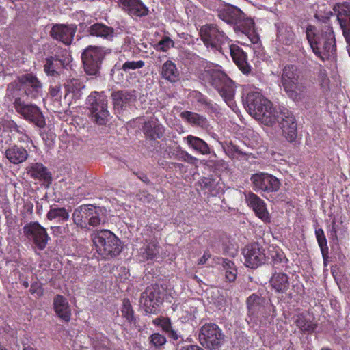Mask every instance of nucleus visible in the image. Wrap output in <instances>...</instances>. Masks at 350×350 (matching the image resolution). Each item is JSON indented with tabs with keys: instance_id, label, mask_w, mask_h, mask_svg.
Returning <instances> with one entry per match:
<instances>
[{
	"instance_id": "nucleus-1",
	"label": "nucleus",
	"mask_w": 350,
	"mask_h": 350,
	"mask_svg": "<svg viewBox=\"0 0 350 350\" xmlns=\"http://www.w3.org/2000/svg\"><path fill=\"white\" fill-rule=\"evenodd\" d=\"M246 103L251 116L267 126H272L278 121L284 137L291 143L295 142L297 137V125L291 111L285 109L280 111L279 116H276L271 102L260 93L256 92L247 94Z\"/></svg>"
},
{
	"instance_id": "nucleus-2",
	"label": "nucleus",
	"mask_w": 350,
	"mask_h": 350,
	"mask_svg": "<svg viewBox=\"0 0 350 350\" xmlns=\"http://www.w3.org/2000/svg\"><path fill=\"white\" fill-rule=\"evenodd\" d=\"M189 59L198 66L197 72L199 78L217 90L225 102L230 105L235 93L234 81L220 69V66L194 53L189 54Z\"/></svg>"
},
{
	"instance_id": "nucleus-3",
	"label": "nucleus",
	"mask_w": 350,
	"mask_h": 350,
	"mask_svg": "<svg viewBox=\"0 0 350 350\" xmlns=\"http://www.w3.org/2000/svg\"><path fill=\"white\" fill-rule=\"evenodd\" d=\"M306 33L313 53L322 61L329 59L335 55V35L329 23H325L319 31H317L314 26L308 25Z\"/></svg>"
},
{
	"instance_id": "nucleus-4",
	"label": "nucleus",
	"mask_w": 350,
	"mask_h": 350,
	"mask_svg": "<svg viewBox=\"0 0 350 350\" xmlns=\"http://www.w3.org/2000/svg\"><path fill=\"white\" fill-rule=\"evenodd\" d=\"M199 33L204 46L214 53L224 55V47L231 42L226 33L215 23L202 25Z\"/></svg>"
},
{
	"instance_id": "nucleus-5",
	"label": "nucleus",
	"mask_w": 350,
	"mask_h": 350,
	"mask_svg": "<svg viewBox=\"0 0 350 350\" xmlns=\"http://www.w3.org/2000/svg\"><path fill=\"white\" fill-rule=\"evenodd\" d=\"M218 17L225 23L233 25L235 31L249 36L254 27V21L246 17L244 12L238 7L228 4L218 10Z\"/></svg>"
},
{
	"instance_id": "nucleus-6",
	"label": "nucleus",
	"mask_w": 350,
	"mask_h": 350,
	"mask_svg": "<svg viewBox=\"0 0 350 350\" xmlns=\"http://www.w3.org/2000/svg\"><path fill=\"white\" fill-rule=\"evenodd\" d=\"M280 82L284 91L292 99H296L306 88L301 72L294 64H286L283 67Z\"/></svg>"
},
{
	"instance_id": "nucleus-7",
	"label": "nucleus",
	"mask_w": 350,
	"mask_h": 350,
	"mask_svg": "<svg viewBox=\"0 0 350 350\" xmlns=\"http://www.w3.org/2000/svg\"><path fill=\"white\" fill-rule=\"evenodd\" d=\"M96 250L103 258L116 256L121 252L120 240L109 230H100L91 234Z\"/></svg>"
},
{
	"instance_id": "nucleus-8",
	"label": "nucleus",
	"mask_w": 350,
	"mask_h": 350,
	"mask_svg": "<svg viewBox=\"0 0 350 350\" xmlns=\"http://www.w3.org/2000/svg\"><path fill=\"white\" fill-rule=\"evenodd\" d=\"M101 208L92 204H83L75 209L72 219L75 224L81 228L95 227L101 223Z\"/></svg>"
},
{
	"instance_id": "nucleus-9",
	"label": "nucleus",
	"mask_w": 350,
	"mask_h": 350,
	"mask_svg": "<svg viewBox=\"0 0 350 350\" xmlns=\"http://www.w3.org/2000/svg\"><path fill=\"white\" fill-rule=\"evenodd\" d=\"M105 55L106 51L103 47L88 46L81 53V60L85 73L88 75L98 74Z\"/></svg>"
},
{
	"instance_id": "nucleus-10",
	"label": "nucleus",
	"mask_w": 350,
	"mask_h": 350,
	"mask_svg": "<svg viewBox=\"0 0 350 350\" xmlns=\"http://www.w3.org/2000/svg\"><path fill=\"white\" fill-rule=\"evenodd\" d=\"M92 119L98 125H105L109 120L107 96L98 92H92L88 97Z\"/></svg>"
},
{
	"instance_id": "nucleus-11",
	"label": "nucleus",
	"mask_w": 350,
	"mask_h": 350,
	"mask_svg": "<svg viewBox=\"0 0 350 350\" xmlns=\"http://www.w3.org/2000/svg\"><path fill=\"white\" fill-rule=\"evenodd\" d=\"M13 105L16 111L25 120L41 129L45 126V118L40 108L36 105L27 104L20 97L14 99Z\"/></svg>"
},
{
	"instance_id": "nucleus-12",
	"label": "nucleus",
	"mask_w": 350,
	"mask_h": 350,
	"mask_svg": "<svg viewBox=\"0 0 350 350\" xmlns=\"http://www.w3.org/2000/svg\"><path fill=\"white\" fill-rule=\"evenodd\" d=\"M246 305L250 321L267 318L271 309L275 308L270 301L256 293H253L247 298Z\"/></svg>"
},
{
	"instance_id": "nucleus-13",
	"label": "nucleus",
	"mask_w": 350,
	"mask_h": 350,
	"mask_svg": "<svg viewBox=\"0 0 350 350\" xmlns=\"http://www.w3.org/2000/svg\"><path fill=\"white\" fill-rule=\"evenodd\" d=\"M199 340L201 345L206 349H217L224 341V335L219 327L212 323L204 324L200 329Z\"/></svg>"
},
{
	"instance_id": "nucleus-14",
	"label": "nucleus",
	"mask_w": 350,
	"mask_h": 350,
	"mask_svg": "<svg viewBox=\"0 0 350 350\" xmlns=\"http://www.w3.org/2000/svg\"><path fill=\"white\" fill-rule=\"evenodd\" d=\"M18 88L29 99L36 100L42 96L43 85L33 73L23 74L17 77Z\"/></svg>"
},
{
	"instance_id": "nucleus-15",
	"label": "nucleus",
	"mask_w": 350,
	"mask_h": 350,
	"mask_svg": "<svg viewBox=\"0 0 350 350\" xmlns=\"http://www.w3.org/2000/svg\"><path fill=\"white\" fill-rule=\"evenodd\" d=\"M253 189L256 192H276L280 187V181L273 175L265 172H258L250 178Z\"/></svg>"
},
{
	"instance_id": "nucleus-16",
	"label": "nucleus",
	"mask_w": 350,
	"mask_h": 350,
	"mask_svg": "<svg viewBox=\"0 0 350 350\" xmlns=\"http://www.w3.org/2000/svg\"><path fill=\"white\" fill-rule=\"evenodd\" d=\"M161 292L158 285H151L142 293L139 303L144 311L148 314H156L157 308L162 304Z\"/></svg>"
},
{
	"instance_id": "nucleus-17",
	"label": "nucleus",
	"mask_w": 350,
	"mask_h": 350,
	"mask_svg": "<svg viewBox=\"0 0 350 350\" xmlns=\"http://www.w3.org/2000/svg\"><path fill=\"white\" fill-rule=\"evenodd\" d=\"M23 232L26 237L40 250H43L46 247L50 239L46 228L37 221L26 224L23 227Z\"/></svg>"
},
{
	"instance_id": "nucleus-18",
	"label": "nucleus",
	"mask_w": 350,
	"mask_h": 350,
	"mask_svg": "<svg viewBox=\"0 0 350 350\" xmlns=\"http://www.w3.org/2000/svg\"><path fill=\"white\" fill-rule=\"evenodd\" d=\"M246 267L255 269L266 261L265 250L258 243L246 245L242 252Z\"/></svg>"
},
{
	"instance_id": "nucleus-19",
	"label": "nucleus",
	"mask_w": 350,
	"mask_h": 350,
	"mask_svg": "<svg viewBox=\"0 0 350 350\" xmlns=\"http://www.w3.org/2000/svg\"><path fill=\"white\" fill-rule=\"evenodd\" d=\"M60 53L56 52L52 55L48 56L44 60V71L49 77H59L60 70L63 69L67 64L66 55L67 51L59 49Z\"/></svg>"
},
{
	"instance_id": "nucleus-20",
	"label": "nucleus",
	"mask_w": 350,
	"mask_h": 350,
	"mask_svg": "<svg viewBox=\"0 0 350 350\" xmlns=\"http://www.w3.org/2000/svg\"><path fill=\"white\" fill-rule=\"evenodd\" d=\"M333 12L336 16L347 44L350 46V3H336L333 8Z\"/></svg>"
},
{
	"instance_id": "nucleus-21",
	"label": "nucleus",
	"mask_w": 350,
	"mask_h": 350,
	"mask_svg": "<svg viewBox=\"0 0 350 350\" xmlns=\"http://www.w3.org/2000/svg\"><path fill=\"white\" fill-rule=\"evenodd\" d=\"M114 109L124 111L131 109L137 101V95L135 90H118L111 94Z\"/></svg>"
},
{
	"instance_id": "nucleus-22",
	"label": "nucleus",
	"mask_w": 350,
	"mask_h": 350,
	"mask_svg": "<svg viewBox=\"0 0 350 350\" xmlns=\"http://www.w3.org/2000/svg\"><path fill=\"white\" fill-rule=\"evenodd\" d=\"M77 29V25L74 24H55L52 27L50 35L53 39L68 46L74 39Z\"/></svg>"
},
{
	"instance_id": "nucleus-23",
	"label": "nucleus",
	"mask_w": 350,
	"mask_h": 350,
	"mask_svg": "<svg viewBox=\"0 0 350 350\" xmlns=\"http://www.w3.org/2000/svg\"><path fill=\"white\" fill-rule=\"evenodd\" d=\"M245 201L247 206L252 209L256 217L264 223L271 222V217L263 200L256 194L250 191L245 195Z\"/></svg>"
},
{
	"instance_id": "nucleus-24",
	"label": "nucleus",
	"mask_w": 350,
	"mask_h": 350,
	"mask_svg": "<svg viewBox=\"0 0 350 350\" xmlns=\"http://www.w3.org/2000/svg\"><path fill=\"white\" fill-rule=\"evenodd\" d=\"M159 243L157 238L153 237L144 239L143 245L139 250V257L142 261L155 260L159 254Z\"/></svg>"
},
{
	"instance_id": "nucleus-25",
	"label": "nucleus",
	"mask_w": 350,
	"mask_h": 350,
	"mask_svg": "<svg viewBox=\"0 0 350 350\" xmlns=\"http://www.w3.org/2000/svg\"><path fill=\"white\" fill-rule=\"evenodd\" d=\"M228 46L234 64L243 74L248 75L252 71V68L247 62V53L237 44L230 43Z\"/></svg>"
},
{
	"instance_id": "nucleus-26",
	"label": "nucleus",
	"mask_w": 350,
	"mask_h": 350,
	"mask_svg": "<svg viewBox=\"0 0 350 350\" xmlns=\"http://www.w3.org/2000/svg\"><path fill=\"white\" fill-rule=\"evenodd\" d=\"M142 131L146 137L150 140H157L162 138L165 128L157 118H151L143 124Z\"/></svg>"
},
{
	"instance_id": "nucleus-27",
	"label": "nucleus",
	"mask_w": 350,
	"mask_h": 350,
	"mask_svg": "<svg viewBox=\"0 0 350 350\" xmlns=\"http://www.w3.org/2000/svg\"><path fill=\"white\" fill-rule=\"evenodd\" d=\"M27 175L34 180L43 181L50 184L52 182V175L46 167L42 163H32L26 167Z\"/></svg>"
},
{
	"instance_id": "nucleus-28",
	"label": "nucleus",
	"mask_w": 350,
	"mask_h": 350,
	"mask_svg": "<svg viewBox=\"0 0 350 350\" xmlns=\"http://www.w3.org/2000/svg\"><path fill=\"white\" fill-rule=\"evenodd\" d=\"M119 5L132 16L142 17L148 14V8L141 0H119Z\"/></svg>"
},
{
	"instance_id": "nucleus-29",
	"label": "nucleus",
	"mask_w": 350,
	"mask_h": 350,
	"mask_svg": "<svg viewBox=\"0 0 350 350\" xmlns=\"http://www.w3.org/2000/svg\"><path fill=\"white\" fill-rule=\"evenodd\" d=\"M53 309L57 316L65 322L71 319V308L69 303L63 295H57L53 299Z\"/></svg>"
},
{
	"instance_id": "nucleus-30",
	"label": "nucleus",
	"mask_w": 350,
	"mask_h": 350,
	"mask_svg": "<svg viewBox=\"0 0 350 350\" xmlns=\"http://www.w3.org/2000/svg\"><path fill=\"white\" fill-rule=\"evenodd\" d=\"M65 98L70 97L71 101L77 100L81 96V91L85 88L83 83L79 79H68L64 83Z\"/></svg>"
},
{
	"instance_id": "nucleus-31",
	"label": "nucleus",
	"mask_w": 350,
	"mask_h": 350,
	"mask_svg": "<svg viewBox=\"0 0 350 350\" xmlns=\"http://www.w3.org/2000/svg\"><path fill=\"white\" fill-rule=\"evenodd\" d=\"M87 32L91 36L98 37L107 40H111L114 36V29L102 23H95L90 25Z\"/></svg>"
},
{
	"instance_id": "nucleus-32",
	"label": "nucleus",
	"mask_w": 350,
	"mask_h": 350,
	"mask_svg": "<svg viewBox=\"0 0 350 350\" xmlns=\"http://www.w3.org/2000/svg\"><path fill=\"white\" fill-rule=\"evenodd\" d=\"M269 284L275 293H285L290 286L289 277L286 273L275 272L270 278Z\"/></svg>"
},
{
	"instance_id": "nucleus-33",
	"label": "nucleus",
	"mask_w": 350,
	"mask_h": 350,
	"mask_svg": "<svg viewBox=\"0 0 350 350\" xmlns=\"http://www.w3.org/2000/svg\"><path fill=\"white\" fill-rule=\"evenodd\" d=\"M5 155L10 163L20 164L27 159L29 154L23 146L14 145L5 150Z\"/></svg>"
},
{
	"instance_id": "nucleus-34",
	"label": "nucleus",
	"mask_w": 350,
	"mask_h": 350,
	"mask_svg": "<svg viewBox=\"0 0 350 350\" xmlns=\"http://www.w3.org/2000/svg\"><path fill=\"white\" fill-rule=\"evenodd\" d=\"M180 116L192 126L203 129H207L209 127L208 120L201 114L189 111H184L180 113Z\"/></svg>"
},
{
	"instance_id": "nucleus-35",
	"label": "nucleus",
	"mask_w": 350,
	"mask_h": 350,
	"mask_svg": "<svg viewBox=\"0 0 350 350\" xmlns=\"http://www.w3.org/2000/svg\"><path fill=\"white\" fill-rule=\"evenodd\" d=\"M295 38V35L291 26L284 24L278 26L277 39L280 43L289 46L294 42Z\"/></svg>"
},
{
	"instance_id": "nucleus-36",
	"label": "nucleus",
	"mask_w": 350,
	"mask_h": 350,
	"mask_svg": "<svg viewBox=\"0 0 350 350\" xmlns=\"http://www.w3.org/2000/svg\"><path fill=\"white\" fill-rule=\"evenodd\" d=\"M161 76L170 82H176L179 78V72L175 63L167 60L161 67Z\"/></svg>"
},
{
	"instance_id": "nucleus-37",
	"label": "nucleus",
	"mask_w": 350,
	"mask_h": 350,
	"mask_svg": "<svg viewBox=\"0 0 350 350\" xmlns=\"http://www.w3.org/2000/svg\"><path fill=\"white\" fill-rule=\"evenodd\" d=\"M122 317L129 325H135L137 323V317L129 298L122 299V304L120 307Z\"/></svg>"
},
{
	"instance_id": "nucleus-38",
	"label": "nucleus",
	"mask_w": 350,
	"mask_h": 350,
	"mask_svg": "<svg viewBox=\"0 0 350 350\" xmlns=\"http://www.w3.org/2000/svg\"><path fill=\"white\" fill-rule=\"evenodd\" d=\"M295 324L304 334H311L314 332L317 327L316 323L302 314L297 316Z\"/></svg>"
},
{
	"instance_id": "nucleus-39",
	"label": "nucleus",
	"mask_w": 350,
	"mask_h": 350,
	"mask_svg": "<svg viewBox=\"0 0 350 350\" xmlns=\"http://www.w3.org/2000/svg\"><path fill=\"white\" fill-rule=\"evenodd\" d=\"M187 142L189 146L199 152L202 154H210V148L205 141L200 137L193 135H188L187 137Z\"/></svg>"
},
{
	"instance_id": "nucleus-40",
	"label": "nucleus",
	"mask_w": 350,
	"mask_h": 350,
	"mask_svg": "<svg viewBox=\"0 0 350 350\" xmlns=\"http://www.w3.org/2000/svg\"><path fill=\"white\" fill-rule=\"evenodd\" d=\"M201 189L204 193H209L212 196H216L219 193L220 187H218L219 183L217 180L211 176L203 177L199 180Z\"/></svg>"
},
{
	"instance_id": "nucleus-41",
	"label": "nucleus",
	"mask_w": 350,
	"mask_h": 350,
	"mask_svg": "<svg viewBox=\"0 0 350 350\" xmlns=\"http://www.w3.org/2000/svg\"><path fill=\"white\" fill-rule=\"evenodd\" d=\"M46 217L49 220L59 219L63 221H66L69 219V213L64 207H51L46 214Z\"/></svg>"
},
{
	"instance_id": "nucleus-42",
	"label": "nucleus",
	"mask_w": 350,
	"mask_h": 350,
	"mask_svg": "<svg viewBox=\"0 0 350 350\" xmlns=\"http://www.w3.org/2000/svg\"><path fill=\"white\" fill-rule=\"evenodd\" d=\"M273 266L275 269H282L288 267V258L282 250H277L271 254Z\"/></svg>"
},
{
	"instance_id": "nucleus-43",
	"label": "nucleus",
	"mask_w": 350,
	"mask_h": 350,
	"mask_svg": "<svg viewBox=\"0 0 350 350\" xmlns=\"http://www.w3.org/2000/svg\"><path fill=\"white\" fill-rule=\"evenodd\" d=\"M315 236L323 257L325 259L328 254L329 248L323 230L321 228L316 229Z\"/></svg>"
},
{
	"instance_id": "nucleus-44",
	"label": "nucleus",
	"mask_w": 350,
	"mask_h": 350,
	"mask_svg": "<svg viewBox=\"0 0 350 350\" xmlns=\"http://www.w3.org/2000/svg\"><path fill=\"white\" fill-rule=\"evenodd\" d=\"M166 338L159 333H154L148 337L150 348L152 350L161 349L166 343Z\"/></svg>"
},
{
	"instance_id": "nucleus-45",
	"label": "nucleus",
	"mask_w": 350,
	"mask_h": 350,
	"mask_svg": "<svg viewBox=\"0 0 350 350\" xmlns=\"http://www.w3.org/2000/svg\"><path fill=\"white\" fill-rule=\"evenodd\" d=\"M223 267L225 269V277L230 282H234L237 278V271L234 267V264L230 260H224Z\"/></svg>"
},
{
	"instance_id": "nucleus-46",
	"label": "nucleus",
	"mask_w": 350,
	"mask_h": 350,
	"mask_svg": "<svg viewBox=\"0 0 350 350\" xmlns=\"http://www.w3.org/2000/svg\"><path fill=\"white\" fill-rule=\"evenodd\" d=\"M318 81L320 87L323 92H328L329 90V79L327 76V71L325 68L321 66L318 72Z\"/></svg>"
},
{
	"instance_id": "nucleus-47",
	"label": "nucleus",
	"mask_w": 350,
	"mask_h": 350,
	"mask_svg": "<svg viewBox=\"0 0 350 350\" xmlns=\"http://www.w3.org/2000/svg\"><path fill=\"white\" fill-rule=\"evenodd\" d=\"M152 323L156 326L160 327L165 333L172 327L171 321L168 317H157L152 321Z\"/></svg>"
},
{
	"instance_id": "nucleus-48",
	"label": "nucleus",
	"mask_w": 350,
	"mask_h": 350,
	"mask_svg": "<svg viewBox=\"0 0 350 350\" xmlns=\"http://www.w3.org/2000/svg\"><path fill=\"white\" fill-rule=\"evenodd\" d=\"M174 46V42L169 37L164 36L156 45V49L162 52L167 51Z\"/></svg>"
},
{
	"instance_id": "nucleus-49",
	"label": "nucleus",
	"mask_w": 350,
	"mask_h": 350,
	"mask_svg": "<svg viewBox=\"0 0 350 350\" xmlns=\"http://www.w3.org/2000/svg\"><path fill=\"white\" fill-rule=\"evenodd\" d=\"M145 65V63L142 60L139 61H127L123 64L122 66V69L127 72L130 70H135L138 68H142Z\"/></svg>"
},
{
	"instance_id": "nucleus-50",
	"label": "nucleus",
	"mask_w": 350,
	"mask_h": 350,
	"mask_svg": "<svg viewBox=\"0 0 350 350\" xmlns=\"http://www.w3.org/2000/svg\"><path fill=\"white\" fill-rule=\"evenodd\" d=\"M178 159L187 162L189 164H195L196 161H198L197 158L192 156L189 153H188L187 151L182 150L178 155Z\"/></svg>"
},
{
	"instance_id": "nucleus-51",
	"label": "nucleus",
	"mask_w": 350,
	"mask_h": 350,
	"mask_svg": "<svg viewBox=\"0 0 350 350\" xmlns=\"http://www.w3.org/2000/svg\"><path fill=\"white\" fill-rule=\"evenodd\" d=\"M29 292L32 295H36L37 297H40L43 295L44 290L41 284L35 282L31 284Z\"/></svg>"
},
{
	"instance_id": "nucleus-52",
	"label": "nucleus",
	"mask_w": 350,
	"mask_h": 350,
	"mask_svg": "<svg viewBox=\"0 0 350 350\" xmlns=\"http://www.w3.org/2000/svg\"><path fill=\"white\" fill-rule=\"evenodd\" d=\"M228 148L230 150L237 154L243 156V157H247L249 155V153L244 151L242 148H240L239 146L232 143V142L228 145Z\"/></svg>"
},
{
	"instance_id": "nucleus-53",
	"label": "nucleus",
	"mask_w": 350,
	"mask_h": 350,
	"mask_svg": "<svg viewBox=\"0 0 350 350\" xmlns=\"http://www.w3.org/2000/svg\"><path fill=\"white\" fill-rule=\"evenodd\" d=\"M145 230L147 232V234L152 235L154 231L160 232L162 230V228L157 224H150L146 226Z\"/></svg>"
},
{
	"instance_id": "nucleus-54",
	"label": "nucleus",
	"mask_w": 350,
	"mask_h": 350,
	"mask_svg": "<svg viewBox=\"0 0 350 350\" xmlns=\"http://www.w3.org/2000/svg\"><path fill=\"white\" fill-rule=\"evenodd\" d=\"M61 90V85L59 84H56L55 85H51L49 88V93L52 97H57L59 96V94Z\"/></svg>"
},
{
	"instance_id": "nucleus-55",
	"label": "nucleus",
	"mask_w": 350,
	"mask_h": 350,
	"mask_svg": "<svg viewBox=\"0 0 350 350\" xmlns=\"http://www.w3.org/2000/svg\"><path fill=\"white\" fill-rule=\"evenodd\" d=\"M10 129L11 131H14L20 134H23L25 131V129L20 126L17 125L14 121L9 122Z\"/></svg>"
},
{
	"instance_id": "nucleus-56",
	"label": "nucleus",
	"mask_w": 350,
	"mask_h": 350,
	"mask_svg": "<svg viewBox=\"0 0 350 350\" xmlns=\"http://www.w3.org/2000/svg\"><path fill=\"white\" fill-rule=\"evenodd\" d=\"M211 255L208 250L204 252L202 256L198 260V265H204L206 263L207 260L211 258Z\"/></svg>"
},
{
	"instance_id": "nucleus-57",
	"label": "nucleus",
	"mask_w": 350,
	"mask_h": 350,
	"mask_svg": "<svg viewBox=\"0 0 350 350\" xmlns=\"http://www.w3.org/2000/svg\"><path fill=\"white\" fill-rule=\"evenodd\" d=\"M178 350H204L198 345H187L182 346Z\"/></svg>"
},
{
	"instance_id": "nucleus-58",
	"label": "nucleus",
	"mask_w": 350,
	"mask_h": 350,
	"mask_svg": "<svg viewBox=\"0 0 350 350\" xmlns=\"http://www.w3.org/2000/svg\"><path fill=\"white\" fill-rule=\"evenodd\" d=\"M165 334H167L170 338L174 340H177L178 339V334L174 329H172V327Z\"/></svg>"
},
{
	"instance_id": "nucleus-59",
	"label": "nucleus",
	"mask_w": 350,
	"mask_h": 350,
	"mask_svg": "<svg viewBox=\"0 0 350 350\" xmlns=\"http://www.w3.org/2000/svg\"><path fill=\"white\" fill-rule=\"evenodd\" d=\"M198 101L208 107L212 105L211 102L208 99V98L204 96H202L200 98H199Z\"/></svg>"
},
{
	"instance_id": "nucleus-60",
	"label": "nucleus",
	"mask_w": 350,
	"mask_h": 350,
	"mask_svg": "<svg viewBox=\"0 0 350 350\" xmlns=\"http://www.w3.org/2000/svg\"><path fill=\"white\" fill-rule=\"evenodd\" d=\"M23 350H37V349L31 346H27L23 348Z\"/></svg>"
},
{
	"instance_id": "nucleus-61",
	"label": "nucleus",
	"mask_w": 350,
	"mask_h": 350,
	"mask_svg": "<svg viewBox=\"0 0 350 350\" xmlns=\"http://www.w3.org/2000/svg\"><path fill=\"white\" fill-rule=\"evenodd\" d=\"M23 286L25 288H28V286H29V282H28L27 281H24V282H23Z\"/></svg>"
},
{
	"instance_id": "nucleus-62",
	"label": "nucleus",
	"mask_w": 350,
	"mask_h": 350,
	"mask_svg": "<svg viewBox=\"0 0 350 350\" xmlns=\"http://www.w3.org/2000/svg\"><path fill=\"white\" fill-rule=\"evenodd\" d=\"M251 40H252V42L253 43H256V42H257V40H258V38L254 37V38H253L252 39H251Z\"/></svg>"
},
{
	"instance_id": "nucleus-63",
	"label": "nucleus",
	"mask_w": 350,
	"mask_h": 350,
	"mask_svg": "<svg viewBox=\"0 0 350 350\" xmlns=\"http://www.w3.org/2000/svg\"><path fill=\"white\" fill-rule=\"evenodd\" d=\"M321 350H333L327 347H323L321 349Z\"/></svg>"
},
{
	"instance_id": "nucleus-64",
	"label": "nucleus",
	"mask_w": 350,
	"mask_h": 350,
	"mask_svg": "<svg viewBox=\"0 0 350 350\" xmlns=\"http://www.w3.org/2000/svg\"><path fill=\"white\" fill-rule=\"evenodd\" d=\"M0 350H7V349L3 346L0 345Z\"/></svg>"
}]
</instances>
